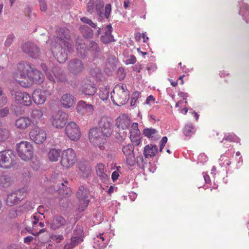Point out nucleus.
Listing matches in <instances>:
<instances>
[{
    "label": "nucleus",
    "instance_id": "1",
    "mask_svg": "<svg viewBox=\"0 0 249 249\" xmlns=\"http://www.w3.org/2000/svg\"><path fill=\"white\" fill-rule=\"evenodd\" d=\"M57 36L54 42L52 43V53L59 63H64L67 59L68 52L71 50V45L68 41L70 38V31L65 28H60L56 31Z\"/></svg>",
    "mask_w": 249,
    "mask_h": 249
},
{
    "label": "nucleus",
    "instance_id": "2",
    "mask_svg": "<svg viewBox=\"0 0 249 249\" xmlns=\"http://www.w3.org/2000/svg\"><path fill=\"white\" fill-rule=\"evenodd\" d=\"M33 71V66L29 62H21L17 64V69L13 72V77L21 86V82L28 80Z\"/></svg>",
    "mask_w": 249,
    "mask_h": 249
},
{
    "label": "nucleus",
    "instance_id": "3",
    "mask_svg": "<svg viewBox=\"0 0 249 249\" xmlns=\"http://www.w3.org/2000/svg\"><path fill=\"white\" fill-rule=\"evenodd\" d=\"M111 98L113 103L117 106L125 104L129 98V91L126 86L121 84L116 85L111 93Z\"/></svg>",
    "mask_w": 249,
    "mask_h": 249
},
{
    "label": "nucleus",
    "instance_id": "4",
    "mask_svg": "<svg viewBox=\"0 0 249 249\" xmlns=\"http://www.w3.org/2000/svg\"><path fill=\"white\" fill-rule=\"evenodd\" d=\"M106 137L95 127L90 129L89 132V139L90 142L95 146H98L101 150L105 149L104 144L106 142Z\"/></svg>",
    "mask_w": 249,
    "mask_h": 249
},
{
    "label": "nucleus",
    "instance_id": "5",
    "mask_svg": "<svg viewBox=\"0 0 249 249\" xmlns=\"http://www.w3.org/2000/svg\"><path fill=\"white\" fill-rule=\"evenodd\" d=\"M89 190L87 187L83 185L79 187L76 193V196L78 199L77 210L78 212H83L87 208L89 202Z\"/></svg>",
    "mask_w": 249,
    "mask_h": 249
},
{
    "label": "nucleus",
    "instance_id": "6",
    "mask_svg": "<svg viewBox=\"0 0 249 249\" xmlns=\"http://www.w3.org/2000/svg\"><path fill=\"white\" fill-rule=\"evenodd\" d=\"M34 148L27 141H21L17 144V150L19 157L23 160H31L33 156Z\"/></svg>",
    "mask_w": 249,
    "mask_h": 249
},
{
    "label": "nucleus",
    "instance_id": "7",
    "mask_svg": "<svg viewBox=\"0 0 249 249\" xmlns=\"http://www.w3.org/2000/svg\"><path fill=\"white\" fill-rule=\"evenodd\" d=\"M76 160V153L73 149L69 148L62 151L60 164L63 168L70 169L74 165Z\"/></svg>",
    "mask_w": 249,
    "mask_h": 249
},
{
    "label": "nucleus",
    "instance_id": "8",
    "mask_svg": "<svg viewBox=\"0 0 249 249\" xmlns=\"http://www.w3.org/2000/svg\"><path fill=\"white\" fill-rule=\"evenodd\" d=\"M16 156L11 150L0 151V167L3 169H9L15 163Z\"/></svg>",
    "mask_w": 249,
    "mask_h": 249
},
{
    "label": "nucleus",
    "instance_id": "9",
    "mask_svg": "<svg viewBox=\"0 0 249 249\" xmlns=\"http://www.w3.org/2000/svg\"><path fill=\"white\" fill-rule=\"evenodd\" d=\"M113 122L107 116H103L98 122V129L106 137H109L112 133Z\"/></svg>",
    "mask_w": 249,
    "mask_h": 249
},
{
    "label": "nucleus",
    "instance_id": "10",
    "mask_svg": "<svg viewBox=\"0 0 249 249\" xmlns=\"http://www.w3.org/2000/svg\"><path fill=\"white\" fill-rule=\"evenodd\" d=\"M65 133L71 140L74 142L78 141L81 136L79 126L73 121L69 122L66 126Z\"/></svg>",
    "mask_w": 249,
    "mask_h": 249
},
{
    "label": "nucleus",
    "instance_id": "11",
    "mask_svg": "<svg viewBox=\"0 0 249 249\" xmlns=\"http://www.w3.org/2000/svg\"><path fill=\"white\" fill-rule=\"evenodd\" d=\"M68 117L67 113L58 111L52 115L50 121L53 127L57 129H61L65 125Z\"/></svg>",
    "mask_w": 249,
    "mask_h": 249
},
{
    "label": "nucleus",
    "instance_id": "12",
    "mask_svg": "<svg viewBox=\"0 0 249 249\" xmlns=\"http://www.w3.org/2000/svg\"><path fill=\"white\" fill-rule=\"evenodd\" d=\"M27 194V192L24 189L13 192L8 195L6 200V204L8 206H13L21 201Z\"/></svg>",
    "mask_w": 249,
    "mask_h": 249
},
{
    "label": "nucleus",
    "instance_id": "13",
    "mask_svg": "<svg viewBox=\"0 0 249 249\" xmlns=\"http://www.w3.org/2000/svg\"><path fill=\"white\" fill-rule=\"evenodd\" d=\"M28 80L25 82H21V87L27 88L31 86L34 84H40L42 83L44 80L43 74L38 70L35 69L33 67V71L32 74L30 75Z\"/></svg>",
    "mask_w": 249,
    "mask_h": 249
},
{
    "label": "nucleus",
    "instance_id": "14",
    "mask_svg": "<svg viewBox=\"0 0 249 249\" xmlns=\"http://www.w3.org/2000/svg\"><path fill=\"white\" fill-rule=\"evenodd\" d=\"M29 137L35 143L40 144L46 140L47 134L44 129L36 126L30 130Z\"/></svg>",
    "mask_w": 249,
    "mask_h": 249
},
{
    "label": "nucleus",
    "instance_id": "15",
    "mask_svg": "<svg viewBox=\"0 0 249 249\" xmlns=\"http://www.w3.org/2000/svg\"><path fill=\"white\" fill-rule=\"evenodd\" d=\"M84 65L81 60L73 59L69 61L68 66L69 72L73 75L81 73L84 70Z\"/></svg>",
    "mask_w": 249,
    "mask_h": 249
},
{
    "label": "nucleus",
    "instance_id": "16",
    "mask_svg": "<svg viewBox=\"0 0 249 249\" xmlns=\"http://www.w3.org/2000/svg\"><path fill=\"white\" fill-rule=\"evenodd\" d=\"M122 152L125 157L127 164L131 166L135 164L136 158L135 157L133 144L129 143L122 147Z\"/></svg>",
    "mask_w": 249,
    "mask_h": 249
},
{
    "label": "nucleus",
    "instance_id": "17",
    "mask_svg": "<svg viewBox=\"0 0 249 249\" xmlns=\"http://www.w3.org/2000/svg\"><path fill=\"white\" fill-rule=\"evenodd\" d=\"M11 94L14 96L16 102L18 104H22L25 106H30L32 104L30 95L24 92L12 91Z\"/></svg>",
    "mask_w": 249,
    "mask_h": 249
},
{
    "label": "nucleus",
    "instance_id": "18",
    "mask_svg": "<svg viewBox=\"0 0 249 249\" xmlns=\"http://www.w3.org/2000/svg\"><path fill=\"white\" fill-rule=\"evenodd\" d=\"M49 95L50 92L49 90L37 89L33 91L32 98L36 104L42 105L46 100L47 96Z\"/></svg>",
    "mask_w": 249,
    "mask_h": 249
},
{
    "label": "nucleus",
    "instance_id": "19",
    "mask_svg": "<svg viewBox=\"0 0 249 249\" xmlns=\"http://www.w3.org/2000/svg\"><path fill=\"white\" fill-rule=\"evenodd\" d=\"M76 109L77 112L82 115H90L93 114L94 107L91 104H89L86 102L81 100L77 103Z\"/></svg>",
    "mask_w": 249,
    "mask_h": 249
},
{
    "label": "nucleus",
    "instance_id": "20",
    "mask_svg": "<svg viewBox=\"0 0 249 249\" xmlns=\"http://www.w3.org/2000/svg\"><path fill=\"white\" fill-rule=\"evenodd\" d=\"M103 1L100 0H90L87 4V11L90 14H93L96 11L97 14L101 16L102 14L101 11L104 7Z\"/></svg>",
    "mask_w": 249,
    "mask_h": 249
},
{
    "label": "nucleus",
    "instance_id": "21",
    "mask_svg": "<svg viewBox=\"0 0 249 249\" xmlns=\"http://www.w3.org/2000/svg\"><path fill=\"white\" fill-rule=\"evenodd\" d=\"M22 49L24 52L33 58H36L39 56V50L33 43H26L24 44L22 46Z\"/></svg>",
    "mask_w": 249,
    "mask_h": 249
},
{
    "label": "nucleus",
    "instance_id": "22",
    "mask_svg": "<svg viewBox=\"0 0 249 249\" xmlns=\"http://www.w3.org/2000/svg\"><path fill=\"white\" fill-rule=\"evenodd\" d=\"M96 88L94 83L89 80H87L80 87V91L85 95H93L96 91Z\"/></svg>",
    "mask_w": 249,
    "mask_h": 249
},
{
    "label": "nucleus",
    "instance_id": "23",
    "mask_svg": "<svg viewBox=\"0 0 249 249\" xmlns=\"http://www.w3.org/2000/svg\"><path fill=\"white\" fill-rule=\"evenodd\" d=\"M129 133L131 142L139 145L141 142V133L138 128V124L137 123H133L131 124Z\"/></svg>",
    "mask_w": 249,
    "mask_h": 249
},
{
    "label": "nucleus",
    "instance_id": "24",
    "mask_svg": "<svg viewBox=\"0 0 249 249\" xmlns=\"http://www.w3.org/2000/svg\"><path fill=\"white\" fill-rule=\"evenodd\" d=\"M31 118L26 116H21L15 120V125L18 129L25 130L31 126Z\"/></svg>",
    "mask_w": 249,
    "mask_h": 249
},
{
    "label": "nucleus",
    "instance_id": "25",
    "mask_svg": "<svg viewBox=\"0 0 249 249\" xmlns=\"http://www.w3.org/2000/svg\"><path fill=\"white\" fill-rule=\"evenodd\" d=\"M67 220L63 216L56 215L51 221L50 228L53 230H58L67 224Z\"/></svg>",
    "mask_w": 249,
    "mask_h": 249
},
{
    "label": "nucleus",
    "instance_id": "26",
    "mask_svg": "<svg viewBox=\"0 0 249 249\" xmlns=\"http://www.w3.org/2000/svg\"><path fill=\"white\" fill-rule=\"evenodd\" d=\"M130 124V118L126 114H123L119 116L116 120V125L117 127L123 130L127 129Z\"/></svg>",
    "mask_w": 249,
    "mask_h": 249
},
{
    "label": "nucleus",
    "instance_id": "27",
    "mask_svg": "<svg viewBox=\"0 0 249 249\" xmlns=\"http://www.w3.org/2000/svg\"><path fill=\"white\" fill-rule=\"evenodd\" d=\"M60 102L64 107L68 108L74 105L75 103V99L70 94H65L62 96Z\"/></svg>",
    "mask_w": 249,
    "mask_h": 249
},
{
    "label": "nucleus",
    "instance_id": "28",
    "mask_svg": "<svg viewBox=\"0 0 249 249\" xmlns=\"http://www.w3.org/2000/svg\"><path fill=\"white\" fill-rule=\"evenodd\" d=\"M158 149L156 145L149 144L146 145L143 150V155L145 158L154 157L158 153Z\"/></svg>",
    "mask_w": 249,
    "mask_h": 249
},
{
    "label": "nucleus",
    "instance_id": "29",
    "mask_svg": "<svg viewBox=\"0 0 249 249\" xmlns=\"http://www.w3.org/2000/svg\"><path fill=\"white\" fill-rule=\"evenodd\" d=\"M76 47L78 55L81 57L85 56L86 46L82 38L79 37L77 38Z\"/></svg>",
    "mask_w": 249,
    "mask_h": 249
},
{
    "label": "nucleus",
    "instance_id": "30",
    "mask_svg": "<svg viewBox=\"0 0 249 249\" xmlns=\"http://www.w3.org/2000/svg\"><path fill=\"white\" fill-rule=\"evenodd\" d=\"M107 30L104 35L101 37V41L104 44H108L114 41L113 36L111 35L112 28L110 25H107L106 27Z\"/></svg>",
    "mask_w": 249,
    "mask_h": 249
},
{
    "label": "nucleus",
    "instance_id": "31",
    "mask_svg": "<svg viewBox=\"0 0 249 249\" xmlns=\"http://www.w3.org/2000/svg\"><path fill=\"white\" fill-rule=\"evenodd\" d=\"M58 194L63 197H69L71 195V190L70 187L61 183L57 189Z\"/></svg>",
    "mask_w": 249,
    "mask_h": 249
},
{
    "label": "nucleus",
    "instance_id": "32",
    "mask_svg": "<svg viewBox=\"0 0 249 249\" xmlns=\"http://www.w3.org/2000/svg\"><path fill=\"white\" fill-rule=\"evenodd\" d=\"M79 169L78 174L82 178H87L91 174V169L90 167L86 166L83 164H79Z\"/></svg>",
    "mask_w": 249,
    "mask_h": 249
},
{
    "label": "nucleus",
    "instance_id": "33",
    "mask_svg": "<svg viewBox=\"0 0 249 249\" xmlns=\"http://www.w3.org/2000/svg\"><path fill=\"white\" fill-rule=\"evenodd\" d=\"M43 116V110L41 108H33L31 113L32 121L37 123Z\"/></svg>",
    "mask_w": 249,
    "mask_h": 249
},
{
    "label": "nucleus",
    "instance_id": "34",
    "mask_svg": "<svg viewBox=\"0 0 249 249\" xmlns=\"http://www.w3.org/2000/svg\"><path fill=\"white\" fill-rule=\"evenodd\" d=\"M61 154H62L61 150L52 148L48 152V157L50 160L55 162L58 160Z\"/></svg>",
    "mask_w": 249,
    "mask_h": 249
},
{
    "label": "nucleus",
    "instance_id": "35",
    "mask_svg": "<svg viewBox=\"0 0 249 249\" xmlns=\"http://www.w3.org/2000/svg\"><path fill=\"white\" fill-rule=\"evenodd\" d=\"M117 63V60L114 56L108 57L106 64L105 70L106 72H107V70H108L109 72H111L116 67Z\"/></svg>",
    "mask_w": 249,
    "mask_h": 249
},
{
    "label": "nucleus",
    "instance_id": "36",
    "mask_svg": "<svg viewBox=\"0 0 249 249\" xmlns=\"http://www.w3.org/2000/svg\"><path fill=\"white\" fill-rule=\"evenodd\" d=\"M97 175L102 180H105L107 179V175L105 169V165L102 163H98L96 166Z\"/></svg>",
    "mask_w": 249,
    "mask_h": 249
},
{
    "label": "nucleus",
    "instance_id": "37",
    "mask_svg": "<svg viewBox=\"0 0 249 249\" xmlns=\"http://www.w3.org/2000/svg\"><path fill=\"white\" fill-rule=\"evenodd\" d=\"M82 241V240L80 237L78 236H73L71 238V242L66 244L64 246V249H72L77 246Z\"/></svg>",
    "mask_w": 249,
    "mask_h": 249
},
{
    "label": "nucleus",
    "instance_id": "38",
    "mask_svg": "<svg viewBox=\"0 0 249 249\" xmlns=\"http://www.w3.org/2000/svg\"><path fill=\"white\" fill-rule=\"evenodd\" d=\"M10 134V131L6 127L0 124V142H3L7 140Z\"/></svg>",
    "mask_w": 249,
    "mask_h": 249
},
{
    "label": "nucleus",
    "instance_id": "39",
    "mask_svg": "<svg viewBox=\"0 0 249 249\" xmlns=\"http://www.w3.org/2000/svg\"><path fill=\"white\" fill-rule=\"evenodd\" d=\"M83 36L86 38H90L93 35V31L88 26L84 25L81 26L80 28Z\"/></svg>",
    "mask_w": 249,
    "mask_h": 249
},
{
    "label": "nucleus",
    "instance_id": "40",
    "mask_svg": "<svg viewBox=\"0 0 249 249\" xmlns=\"http://www.w3.org/2000/svg\"><path fill=\"white\" fill-rule=\"evenodd\" d=\"M11 182L10 178L7 175H0V187H8Z\"/></svg>",
    "mask_w": 249,
    "mask_h": 249
},
{
    "label": "nucleus",
    "instance_id": "41",
    "mask_svg": "<svg viewBox=\"0 0 249 249\" xmlns=\"http://www.w3.org/2000/svg\"><path fill=\"white\" fill-rule=\"evenodd\" d=\"M143 135L149 138H153L156 135L157 133V131L155 129L152 128H146L143 129Z\"/></svg>",
    "mask_w": 249,
    "mask_h": 249
},
{
    "label": "nucleus",
    "instance_id": "42",
    "mask_svg": "<svg viewBox=\"0 0 249 249\" xmlns=\"http://www.w3.org/2000/svg\"><path fill=\"white\" fill-rule=\"evenodd\" d=\"M226 140L230 142H238L239 141V138L233 133H228L225 134L223 141Z\"/></svg>",
    "mask_w": 249,
    "mask_h": 249
},
{
    "label": "nucleus",
    "instance_id": "43",
    "mask_svg": "<svg viewBox=\"0 0 249 249\" xmlns=\"http://www.w3.org/2000/svg\"><path fill=\"white\" fill-rule=\"evenodd\" d=\"M109 91L107 88L101 89L99 90V96L101 99L103 101L106 100L108 98Z\"/></svg>",
    "mask_w": 249,
    "mask_h": 249
},
{
    "label": "nucleus",
    "instance_id": "44",
    "mask_svg": "<svg viewBox=\"0 0 249 249\" xmlns=\"http://www.w3.org/2000/svg\"><path fill=\"white\" fill-rule=\"evenodd\" d=\"M50 239L57 243H60L64 239V237L62 234L54 233L50 236Z\"/></svg>",
    "mask_w": 249,
    "mask_h": 249
},
{
    "label": "nucleus",
    "instance_id": "45",
    "mask_svg": "<svg viewBox=\"0 0 249 249\" xmlns=\"http://www.w3.org/2000/svg\"><path fill=\"white\" fill-rule=\"evenodd\" d=\"M195 132V128L192 124L186 125L183 129V133L186 136H191Z\"/></svg>",
    "mask_w": 249,
    "mask_h": 249
},
{
    "label": "nucleus",
    "instance_id": "46",
    "mask_svg": "<svg viewBox=\"0 0 249 249\" xmlns=\"http://www.w3.org/2000/svg\"><path fill=\"white\" fill-rule=\"evenodd\" d=\"M103 235V234H100L98 235L96 238H94L95 242H101V244H98V248L100 249H104L106 247V244L104 242L105 239Z\"/></svg>",
    "mask_w": 249,
    "mask_h": 249
},
{
    "label": "nucleus",
    "instance_id": "47",
    "mask_svg": "<svg viewBox=\"0 0 249 249\" xmlns=\"http://www.w3.org/2000/svg\"><path fill=\"white\" fill-rule=\"evenodd\" d=\"M89 49L90 51L95 52H99L100 49L98 44L94 41H90L89 45Z\"/></svg>",
    "mask_w": 249,
    "mask_h": 249
},
{
    "label": "nucleus",
    "instance_id": "48",
    "mask_svg": "<svg viewBox=\"0 0 249 249\" xmlns=\"http://www.w3.org/2000/svg\"><path fill=\"white\" fill-rule=\"evenodd\" d=\"M7 102V98L2 90H0V108L3 107Z\"/></svg>",
    "mask_w": 249,
    "mask_h": 249
},
{
    "label": "nucleus",
    "instance_id": "49",
    "mask_svg": "<svg viewBox=\"0 0 249 249\" xmlns=\"http://www.w3.org/2000/svg\"><path fill=\"white\" fill-rule=\"evenodd\" d=\"M136 161L138 165L141 167H144L145 164L146 163V160L144 159L142 155L137 156L135 162Z\"/></svg>",
    "mask_w": 249,
    "mask_h": 249
},
{
    "label": "nucleus",
    "instance_id": "50",
    "mask_svg": "<svg viewBox=\"0 0 249 249\" xmlns=\"http://www.w3.org/2000/svg\"><path fill=\"white\" fill-rule=\"evenodd\" d=\"M41 215L42 214L40 213H36L32 216H31V221L32 222L33 226L38 222L39 219Z\"/></svg>",
    "mask_w": 249,
    "mask_h": 249
},
{
    "label": "nucleus",
    "instance_id": "51",
    "mask_svg": "<svg viewBox=\"0 0 249 249\" xmlns=\"http://www.w3.org/2000/svg\"><path fill=\"white\" fill-rule=\"evenodd\" d=\"M111 12V5L110 4L108 3L106 5L105 17L106 18H108Z\"/></svg>",
    "mask_w": 249,
    "mask_h": 249
},
{
    "label": "nucleus",
    "instance_id": "52",
    "mask_svg": "<svg viewBox=\"0 0 249 249\" xmlns=\"http://www.w3.org/2000/svg\"><path fill=\"white\" fill-rule=\"evenodd\" d=\"M119 167H117V170L112 173L111 178L113 182L117 180L120 176V172L119 171Z\"/></svg>",
    "mask_w": 249,
    "mask_h": 249
},
{
    "label": "nucleus",
    "instance_id": "53",
    "mask_svg": "<svg viewBox=\"0 0 249 249\" xmlns=\"http://www.w3.org/2000/svg\"><path fill=\"white\" fill-rule=\"evenodd\" d=\"M15 38V36L14 35L11 34L7 38L5 44L6 46H9L11 45L12 42L14 40V39Z\"/></svg>",
    "mask_w": 249,
    "mask_h": 249
},
{
    "label": "nucleus",
    "instance_id": "54",
    "mask_svg": "<svg viewBox=\"0 0 249 249\" xmlns=\"http://www.w3.org/2000/svg\"><path fill=\"white\" fill-rule=\"evenodd\" d=\"M9 113V108L5 107L0 109V117H4L6 116Z\"/></svg>",
    "mask_w": 249,
    "mask_h": 249
},
{
    "label": "nucleus",
    "instance_id": "55",
    "mask_svg": "<svg viewBox=\"0 0 249 249\" xmlns=\"http://www.w3.org/2000/svg\"><path fill=\"white\" fill-rule=\"evenodd\" d=\"M136 62V58L134 55H131L126 60V64H133Z\"/></svg>",
    "mask_w": 249,
    "mask_h": 249
},
{
    "label": "nucleus",
    "instance_id": "56",
    "mask_svg": "<svg viewBox=\"0 0 249 249\" xmlns=\"http://www.w3.org/2000/svg\"><path fill=\"white\" fill-rule=\"evenodd\" d=\"M39 0L40 10L42 11H46V10L47 9V6L45 0Z\"/></svg>",
    "mask_w": 249,
    "mask_h": 249
},
{
    "label": "nucleus",
    "instance_id": "57",
    "mask_svg": "<svg viewBox=\"0 0 249 249\" xmlns=\"http://www.w3.org/2000/svg\"><path fill=\"white\" fill-rule=\"evenodd\" d=\"M155 103V99L152 95L149 96L146 100L145 103L147 105H153Z\"/></svg>",
    "mask_w": 249,
    "mask_h": 249
},
{
    "label": "nucleus",
    "instance_id": "58",
    "mask_svg": "<svg viewBox=\"0 0 249 249\" xmlns=\"http://www.w3.org/2000/svg\"><path fill=\"white\" fill-rule=\"evenodd\" d=\"M34 239V237L31 236H28L24 238V242L27 244H30Z\"/></svg>",
    "mask_w": 249,
    "mask_h": 249
},
{
    "label": "nucleus",
    "instance_id": "59",
    "mask_svg": "<svg viewBox=\"0 0 249 249\" xmlns=\"http://www.w3.org/2000/svg\"><path fill=\"white\" fill-rule=\"evenodd\" d=\"M46 74L48 79L50 81V84L52 85V86L53 87V83L54 82L53 76L51 74H49V73H47V72L46 73Z\"/></svg>",
    "mask_w": 249,
    "mask_h": 249
},
{
    "label": "nucleus",
    "instance_id": "60",
    "mask_svg": "<svg viewBox=\"0 0 249 249\" xmlns=\"http://www.w3.org/2000/svg\"><path fill=\"white\" fill-rule=\"evenodd\" d=\"M143 36V34L137 33L135 34V39L137 41H140Z\"/></svg>",
    "mask_w": 249,
    "mask_h": 249
},
{
    "label": "nucleus",
    "instance_id": "61",
    "mask_svg": "<svg viewBox=\"0 0 249 249\" xmlns=\"http://www.w3.org/2000/svg\"><path fill=\"white\" fill-rule=\"evenodd\" d=\"M46 228H43L42 229H41L38 232H30L32 234H33V235H35V236H37L38 235V234L39 233H43V232H44L46 231Z\"/></svg>",
    "mask_w": 249,
    "mask_h": 249
},
{
    "label": "nucleus",
    "instance_id": "62",
    "mask_svg": "<svg viewBox=\"0 0 249 249\" xmlns=\"http://www.w3.org/2000/svg\"><path fill=\"white\" fill-rule=\"evenodd\" d=\"M179 96L183 98V100H186L187 99V98L188 97V94L187 93H185L183 92H181L179 94Z\"/></svg>",
    "mask_w": 249,
    "mask_h": 249
},
{
    "label": "nucleus",
    "instance_id": "63",
    "mask_svg": "<svg viewBox=\"0 0 249 249\" xmlns=\"http://www.w3.org/2000/svg\"><path fill=\"white\" fill-rule=\"evenodd\" d=\"M87 24H88L89 25L94 28H95L97 26L96 23L93 22V21L90 19H89L88 22Z\"/></svg>",
    "mask_w": 249,
    "mask_h": 249
},
{
    "label": "nucleus",
    "instance_id": "64",
    "mask_svg": "<svg viewBox=\"0 0 249 249\" xmlns=\"http://www.w3.org/2000/svg\"><path fill=\"white\" fill-rule=\"evenodd\" d=\"M87 24H88L89 25L94 28H95L97 26L96 23L93 22V21L90 19H89L88 22Z\"/></svg>",
    "mask_w": 249,
    "mask_h": 249
}]
</instances>
